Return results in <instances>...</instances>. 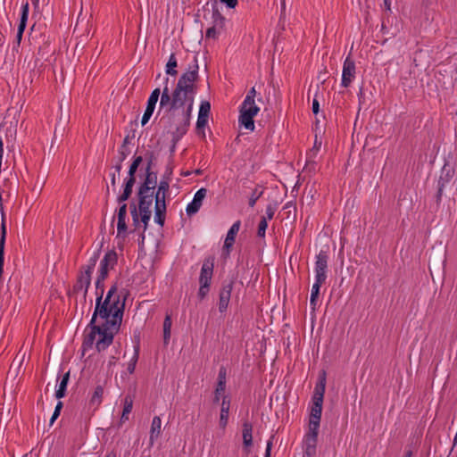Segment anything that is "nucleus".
Wrapping results in <instances>:
<instances>
[{"label":"nucleus","mask_w":457,"mask_h":457,"mask_svg":"<svg viewBox=\"0 0 457 457\" xmlns=\"http://www.w3.org/2000/svg\"><path fill=\"white\" fill-rule=\"evenodd\" d=\"M120 154L122 155L120 161L122 162L126 158V154L123 151H121Z\"/></svg>","instance_id":"63"},{"label":"nucleus","mask_w":457,"mask_h":457,"mask_svg":"<svg viewBox=\"0 0 457 457\" xmlns=\"http://www.w3.org/2000/svg\"><path fill=\"white\" fill-rule=\"evenodd\" d=\"M138 356H139V347L137 345V346L135 347L133 356H132V358L130 359V361L128 363L127 370H128V372L129 374L134 373L135 369H136V365H137V360H138Z\"/></svg>","instance_id":"36"},{"label":"nucleus","mask_w":457,"mask_h":457,"mask_svg":"<svg viewBox=\"0 0 457 457\" xmlns=\"http://www.w3.org/2000/svg\"><path fill=\"white\" fill-rule=\"evenodd\" d=\"M154 221L160 225L163 226L165 221V214H166V204L162 203V200H158L155 202L154 205Z\"/></svg>","instance_id":"23"},{"label":"nucleus","mask_w":457,"mask_h":457,"mask_svg":"<svg viewBox=\"0 0 457 457\" xmlns=\"http://www.w3.org/2000/svg\"><path fill=\"white\" fill-rule=\"evenodd\" d=\"M133 408V398L130 395H126L123 400V410L120 417V421L125 422L129 420V415Z\"/></svg>","instance_id":"29"},{"label":"nucleus","mask_w":457,"mask_h":457,"mask_svg":"<svg viewBox=\"0 0 457 457\" xmlns=\"http://www.w3.org/2000/svg\"><path fill=\"white\" fill-rule=\"evenodd\" d=\"M253 425L245 421L243 423V431H242V436H243V444L245 447H250L253 445Z\"/></svg>","instance_id":"27"},{"label":"nucleus","mask_w":457,"mask_h":457,"mask_svg":"<svg viewBox=\"0 0 457 457\" xmlns=\"http://www.w3.org/2000/svg\"><path fill=\"white\" fill-rule=\"evenodd\" d=\"M170 189V182L169 178H162L158 185L157 191L154 195L155 202L158 200H162V203H165L166 194Z\"/></svg>","instance_id":"26"},{"label":"nucleus","mask_w":457,"mask_h":457,"mask_svg":"<svg viewBox=\"0 0 457 457\" xmlns=\"http://www.w3.org/2000/svg\"><path fill=\"white\" fill-rule=\"evenodd\" d=\"M454 174L453 170H445V168L443 169L442 174L437 181V195L436 199L439 202L442 197L443 190L446 184H448L451 179H453Z\"/></svg>","instance_id":"16"},{"label":"nucleus","mask_w":457,"mask_h":457,"mask_svg":"<svg viewBox=\"0 0 457 457\" xmlns=\"http://www.w3.org/2000/svg\"><path fill=\"white\" fill-rule=\"evenodd\" d=\"M162 431V420L159 416H154L152 420L149 442L153 445L155 440L159 437Z\"/></svg>","instance_id":"21"},{"label":"nucleus","mask_w":457,"mask_h":457,"mask_svg":"<svg viewBox=\"0 0 457 457\" xmlns=\"http://www.w3.org/2000/svg\"><path fill=\"white\" fill-rule=\"evenodd\" d=\"M106 278L107 277L105 275H103V274L98 272L97 278H96V297L98 295H101V297L104 296V279Z\"/></svg>","instance_id":"34"},{"label":"nucleus","mask_w":457,"mask_h":457,"mask_svg":"<svg viewBox=\"0 0 457 457\" xmlns=\"http://www.w3.org/2000/svg\"><path fill=\"white\" fill-rule=\"evenodd\" d=\"M130 212H131V216H132V220H133L134 225L135 226L138 225V223H139V217H138L137 207H136V205L134 204L130 205Z\"/></svg>","instance_id":"47"},{"label":"nucleus","mask_w":457,"mask_h":457,"mask_svg":"<svg viewBox=\"0 0 457 457\" xmlns=\"http://www.w3.org/2000/svg\"><path fill=\"white\" fill-rule=\"evenodd\" d=\"M135 181H136L135 178H127L125 179L123 192L120 195L118 196V202L120 204H121L129 199V197L130 196V195L132 193V188L135 184Z\"/></svg>","instance_id":"28"},{"label":"nucleus","mask_w":457,"mask_h":457,"mask_svg":"<svg viewBox=\"0 0 457 457\" xmlns=\"http://www.w3.org/2000/svg\"><path fill=\"white\" fill-rule=\"evenodd\" d=\"M114 169H115V172L114 173H117L118 178H120V170H121V161L118 164H116L114 166Z\"/></svg>","instance_id":"57"},{"label":"nucleus","mask_w":457,"mask_h":457,"mask_svg":"<svg viewBox=\"0 0 457 457\" xmlns=\"http://www.w3.org/2000/svg\"><path fill=\"white\" fill-rule=\"evenodd\" d=\"M384 4L386 6V8L390 9L391 0H384Z\"/></svg>","instance_id":"62"},{"label":"nucleus","mask_w":457,"mask_h":457,"mask_svg":"<svg viewBox=\"0 0 457 457\" xmlns=\"http://www.w3.org/2000/svg\"><path fill=\"white\" fill-rule=\"evenodd\" d=\"M223 29L221 28H217V27H214V26H210L207 29H206V32H205V37L206 38H209V39H216L218 37V36L220 35V33L221 32Z\"/></svg>","instance_id":"38"},{"label":"nucleus","mask_w":457,"mask_h":457,"mask_svg":"<svg viewBox=\"0 0 457 457\" xmlns=\"http://www.w3.org/2000/svg\"><path fill=\"white\" fill-rule=\"evenodd\" d=\"M138 208L139 211H151L154 201V192L138 190Z\"/></svg>","instance_id":"18"},{"label":"nucleus","mask_w":457,"mask_h":457,"mask_svg":"<svg viewBox=\"0 0 457 457\" xmlns=\"http://www.w3.org/2000/svg\"><path fill=\"white\" fill-rule=\"evenodd\" d=\"M161 95L162 92L160 88H155L154 90H153L147 99L145 110H148L149 112L154 113L158 99L159 97L161 98Z\"/></svg>","instance_id":"30"},{"label":"nucleus","mask_w":457,"mask_h":457,"mask_svg":"<svg viewBox=\"0 0 457 457\" xmlns=\"http://www.w3.org/2000/svg\"><path fill=\"white\" fill-rule=\"evenodd\" d=\"M357 96H358L359 104L361 105V104H362L363 99H364V92H363L362 87L360 88Z\"/></svg>","instance_id":"54"},{"label":"nucleus","mask_w":457,"mask_h":457,"mask_svg":"<svg viewBox=\"0 0 457 457\" xmlns=\"http://www.w3.org/2000/svg\"><path fill=\"white\" fill-rule=\"evenodd\" d=\"M157 184V174L151 171V162L148 163L145 169V179L140 185L139 189L141 191L154 192Z\"/></svg>","instance_id":"14"},{"label":"nucleus","mask_w":457,"mask_h":457,"mask_svg":"<svg viewBox=\"0 0 457 457\" xmlns=\"http://www.w3.org/2000/svg\"><path fill=\"white\" fill-rule=\"evenodd\" d=\"M212 21L211 25L223 29L225 26V17L219 10L217 1L215 0L212 6Z\"/></svg>","instance_id":"22"},{"label":"nucleus","mask_w":457,"mask_h":457,"mask_svg":"<svg viewBox=\"0 0 457 457\" xmlns=\"http://www.w3.org/2000/svg\"><path fill=\"white\" fill-rule=\"evenodd\" d=\"M117 253L114 250L107 251L100 262L98 272L107 277L109 270H112L117 264Z\"/></svg>","instance_id":"11"},{"label":"nucleus","mask_w":457,"mask_h":457,"mask_svg":"<svg viewBox=\"0 0 457 457\" xmlns=\"http://www.w3.org/2000/svg\"><path fill=\"white\" fill-rule=\"evenodd\" d=\"M226 386L220 385H217L214 392V403H218L220 401V395L225 392Z\"/></svg>","instance_id":"45"},{"label":"nucleus","mask_w":457,"mask_h":457,"mask_svg":"<svg viewBox=\"0 0 457 457\" xmlns=\"http://www.w3.org/2000/svg\"><path fill=\"white\" fill-rule=\"evenodd\" d=\"M105 457H117V453L114 450L106 453Z\"/></svg>","instance_id":"59"},{"label":"nucleus","mask_w":457,"mask_h":457,"mask_svg":"<svg viewBox=\"0 0 457 457\" xmlns=\"http://www.w3.org/2000/svg\"><path fill=\"white\" fill-rule=\"evenodd\" d=\"M229 408H230V399L228 395H224L222 397L220 420H219V424L221 428H225L228 425Z\"/></svg>","instance_id":"17"},{"label":"nucleus","mask_w":457,"mask_h":457,"mask_svg":"<svg viewBox=\"0 0 457 457\" xmlns=\"http://www.w3.org/2000/svg\"><path fill=\"white\" fill-rule=\"evenodd\" d=\"M241 227V221L237 220L235 221L230 228L228 229L225 241H224V248H226L228 251L230 250V248L233 246L235 243L236 237Z\"/></svg>","instance_id":"19"},{"label":"nucleus","mask_w":457,"mask_h":457,"mask_svg":"<svg viewBox=\"0 0 457 457\" xmlns=\"http://www.w3.org/2000/svg\"><path fill=\"white\" fill-rule=\"evenodd\" d=\"M319 430L308 429L303 437L302 457H315L317 454V444H318Z\"/></svg>","instance_id":"9"},{"label":"nucleus","mask_w":457,"mask_h":457,"mask_svg":"<svg viewBox=\"0 0 457 457\" xmlns=\"http://www.w3.org/2000/svg\"><path fill=\"white\" fill-rule=\"evenodd\" d=\"M210 111V103L207 101L202 102L199 108L198 115H202L203 117H209Z\"/></svg>","instance_id":"42"},{"label":"nucleus","mask_w":457,"mask_h":457,"mask_svg":"<svg viewBox=\"0 0 457 457\" xmlns=\"http://www.w3.org/2000/svg\"><path fill=\"white\" fill-rule=\"evenodd\" d=\"M178 66V62L175 54H171L169 57V60L166 63L165 72L167 75L176 76L178 71L176 67Z\"/></svg>","instance_id":"32"},{"label":"nucleus","mask_w":457,"mask_h":457,"mask_svg":"<svg viewBox=\"0 0 457 457\" xmlns=\"http://www.w3.org/2000/svg\"><path fill=\"white\" fill-rule=\"evenodd\" d=\"M262 190H259V188H254L252 192L251 196L249 198V206L253 207L257 202V200L262 195Z\"/></svg>","instance_id":"41"},{"label":"nucleus","mask_w":457,"mask_h":457,"mask_svg":"<svg viewBox=\"0 0 457 457\" xmlns=\"http://www.w3.org/2000/svg\"><path fill=\"white\" fill-rule=\"evenodd\" d=\"M100 252H94L88 259L87 264L81 268L80 274L77 279V283L74 286L76 291H82L84 296H86L87 290L91 284V276L96 268V262L99 259Z\"/></svg>","instance_id":"6"},{"label":"nucleus","mask_w":457,"mask_h":457,"mask_svg":"<svg viewBox=\"0 0 457 457\" xmlns=\"http://www.w3.org/2000/svg\"><path fill=\"white\" fill-rule=\"evenodd\" d=\"M152 115H153V112H149L148 110H145L143 117L141 119V125L145 126L149 121Z\"/></svg>","instance_id":"50"},{"label":"nucleus","mask_w":457,"mask_h":457,"mask_svg":"<svg viewBox=\"0 0 457 457\" xmlns=\"http://www.w3.org/2000/svg\"><path fill=\"white\" fill-rule=\"evenodd\" d=\"M271 447H272V442L271 441H268L267 445H266L264 457H270L271 456Z\"/></svg>","instance_id":"52"},{"label":"nucleus","mask_w":457,"mask_h":457,"mask_svg":"<svg viewBox=\"0 0 457 457\" xmlns=\"http://www.w3.org/2000/svg\"><path fill=\"white\" fill-rule=\"evenodd\" d=\"M404 457H412V451L411 450L406 451Z\"/></svg>","instance_id":"61"},{"label":"nucleus","mask_w":457,"mask_h":457,"mask_svg":"<svg viewBox=\"0 0 457 457\" xmlns=\"http://www.w3.org/2000/svg\"><path fill=\"white\" fill-rule=\"evenodd\" d=\"M222 4H224L228 8H235L237 5V0H220Z\"/></svg>","instance_id":"51"},{"label":"nucleus","mask_w":457,"mask_h":457,"mask_svg":"<svg viewBox=\"0 0 457 457\" xmlns=\"http://www.w3.org/2000/svg\"><path fill=\"white\" fill-rule=\"evenodd\" d=\"M127 204H122L118 211L117 214V237L124 238L127 236Z\"/></svg>","instance_id":"15"},{"label":"nucleus","mask_w":457,"mask_h":457,"mask_svg":"<svg viewBox=\"0 0 457 457\" xmlns=\"http://www.w3.org/2000/svg\"><path fill=\"white\" fill-rule=\"evenodd\" d=\"M117 179H119L117 173L113 172L111 174V184L112 187H115Z\"/></svg>","instance_id":"56"},{"label":"nucleus","mask_w":457,"mask_h":457,"mask_svg":"<svg viewBox=\"0 0 457 457\" xmlns=\"http://www.w3.org/2000/svg\"><path fill=\"white\" fill-rule=\"evenodd\" d=\"M325 388L326 378L325 373H323L314 388L308 429L320 430Z\"/></svg>","instance_id":"4"},{"label":"nucleus","mask_w":457,"mask_h":457,"mask_svg":"<svg viewBox=\"0 0 457 457\" xmlns=\"http://www.w3.org/2000/svg\"><path fill=\"white\" fill-rule=\"evenodd\" d=\"M274 213H275L274 208L271 205H268L266 207V212H265V216H264L267 219V221L273 219Z\"/></svg>","instance_id":"49"},{"label":"nucleus","mask_w":457,"mask_h":457,"mask_svg":"<svg viewBox=\"0 0 457 457\" xmlns=\"http://www.w3.org/2000/svg\"><path fill=\"white\" fill-rule=\"evenodd\" d=\"M70 379V371L62 374V376H58L57 378V385L55 390V397L57 399H61L65 395L67 385Z\"/></svg>","instance_id":"20"},{"label":"nucleus","mask_w":457,"mask_h":457,"mask_svg":"<svg viewBox=\"0 0 457 457\" xmlns=\"http://www.w3.org/2000/svg\"><path fill=\"white\" fill-rule=\"evenodd\" d=\"M20 46H21V43L14 41L12 43V52H18Z\"/></svg>","instance_id":"58"},{"label":"nucleus","mask_w":457,"mask_h":457,"mask_svg":"<svg viewBox=\"0 0 457 457\" xmlns=\"http://www.w3.org/2000/svg\"><path fill=\"white\" fill-rule=\"evenodd\" d=\"M125 300L118 294V287L113 284L108 290L104 299L98 295L96 308L89 323L90 332L83 341V348H92L98 352L104 351L113 342V337L120 330Z\"/></svg>","instance_id":"1"},{"label":"nucleus","mask_w":457,"mask_h":457,"mask_svg":"<svg viewBox=\"0 0 457 457\" xmlns=\"http://www.w3.org/2000/svg\"><path fill=\"white\" fill-rule=\"evenodd\" d=\"M208 123V117H203L202 115L197 116L195 130L197 135L201 136L203 138L205 137L204 129Z\"/></svg>","instance_id":"33"},{"label":"nucleus","mask_w":457,"mask_h":457,"mask_svg":"<svg viewBox=\"0 0 457 457\" xmlns=\"http://www.w3.org/2000/svg\"><path fill=\"white\" fill-rule=\"evenodd\" d=\"M255 96H256V90L254 87H252L246 94L244 101L241 104H244V106H257L255 104Z\"/></svg>","instance_id":"35"},{"label":"nucleus","mask_w":457,"mask_h":457,"mask_svg":"<svg viewBox=\"0 0 457 457\" xmlns=\"http://www.w3.org/2000/svg\"><path fill=\"white\" fill-rule=\"evenodd\" d=\"M210 111V103L207 101L202 102L199 108L198 115H202L203 117H209Z\"/></svg>","instance_id":"43"},{"label":"nucleus","mask_w":457,"mask_h":457,"mask_svg":"<svg viewBox=\"0 0 457 457\" xmlns=\"http://www.w3.org/2000/svg\"><path fill=\"white\" fill-rule=\"evenodd\" d=\"M141 216V221L144 223V231L146 229L148 221L151 219L152 211H139Z\"/></svg>","instance_id":"44"},{"label":"nucleus","mask_w":457,"mask_h":457,"mask_svg":"<svg viewBox=\"0 0 457 457\" xmlns=\"http://www.w3.org/2000/svg\"><path fill=\"white\" fill-rule=\"evenodd\" d=\"M206 195H207V189L204 187L198 189L195 193L193 200L187 205V208H186V212L188 216H192V215L195 214L196 212H198Z\"/></svg>","instance_id":"12"},{"label":"nucleus","mask_w":457,"mask_h":457,"mask_svg":"<svg viewBox=\"0 0 457 457\" xmlns=\"http://www.w3.org/2000/svg\"><path fill=\"white\" fill-rule=\"evenodd\" d=\"M322 142L315 137L314 144L312 148L306 154V166L312 165L314 167L316 162L315 159L321 148Z\"/></svg>","instance_id":"25"},{"label":"nucleus","mask_w":457,"mask_h":457,"mask_svg":"<svg viewBox=\"0 0 457 457\" xmlns=\"http://www.w3.org/2000/svg\"><path fill=\"white\" fill-rule=\"evenodd\" d=\"M267 228H268L267 219L265 217H262L258 224L257 236L259 237H264Z\"/></svg>","instance_id":"40"},{"label":"nucleus","mask_w":457,"mask_h":457,"mask_svg":"<svg viewBox=\"0 0 457 457\" xmlns=\"http://www.w3.org/2000/svg\"><path fill=\"white\" fill-rule=\"evenodd\" d=\"M328 254L327 251L320 250L316 255L314 265L315 281L311 291V297H319L320 289L327 279Z\"/></svg>","instance_id":"5"},{"label":"nucleus","mask_w":457,"mask_h":457,"mask_svg":"<svg viewBox=\"0 0 457 457\" xmlns=\"http://www.w3.org/2000/svg\"><path fill=\"white\" fill-rule=\"evenodd\" d=\"M259 112V106L247 105L245 107L244 104H241L239 107V124L243 126L245 129L253 131L255 128L253 118L258 114Z\"/></svg>","instance_id":"8"},{"label":"nucleus","mask_w":457,"mask_h":457,"mask_svg":"<svg viewBox=\"0 0 457 457\" xmlns=\"http://www.w3.org/2000/svg\"><path fill=\"white\" fill-rule=\"evenodd\" d=\"M233 290V282L230 281L228 283H224L220 288V294H219V303L218 307L220 312H225L228 309L231 293Z\"/></svg>","instance_id":"13"},{"label":"nucleus","mask_w":457,"mask_h":457,"mask_svg":"<svg viewBox=\"0 0 457 457\" xmlns=\"http://www.w3.org/2000/svg\"><path fill=\"white\" fill-rule=\"evenodd\" d=\"M212 274L213 262L209 260L204 261L199 276L200 287L197 295L200 300L204 299L209 293Z\"/></svg>","instance_id":"7"},{"label":"nucleus","mask_w":457,"mask_h":457,"mask_svg":"<svg viewBox=\"0 0 457 457\" xmlns=\"http://www.w3.org/2000/svg\"><path fill=\"white\" fill-rule=\"evenodd\" d=\"M312 112L314 114H317L320 111V104L316 98H314L312 100Z\"/></svg>","instance_id":"53"},{"label":"nucleus","mask_w":457,"mask_h":457,"mask_svg":"<svg viewBox=\"0 0 457 457\" xmlns=\"http://www.w3.org/2000/svg\"><path fill=\"white\" fill-rule=\"evenodd\" d=\"M168 114L169 132L172 137L173 146L187 134L192 112L181 110H164Z\"/></svg>","instance_id":"3"},{"label":"nucleus","mask_w":457,"mask_h":457,"mask_svg":"<svg viewBox=\"0 0 457 457\" xmlns=\"http://www.w3.org/2000/svg\"><path fill=\"white\" fill-rule=\"evenodd\" d=\"M194 173H195V174H197V175H198V174H201V170H195L194 171Z\"/></svg>","instance_id":"64"},{"label":"nucleus","mask_w":457,"mask_h":457,"mask_svg":"<svg viewBox=\"0 0 457 457\" xmlns=\"http://www.w3.org/2000/svg\"><path fill=\"white\" fill-rule=\"evenodd\" d=\"M317 298L310 297V305L312 311H314L317 307Z\"/></svg>","instance_id":"55"},{"label":"nucleus","mask_w":457,"mask_h":457,"mask_svg":"<svg viewBox=\"0 0 457 457\" xmlns=\"http://www.w3.org/2000/svg\"><path fill=\"white\" fill-rule=\"evenodd\" d=\"M356 76V66L354 61L348 55L343 63L341 86L348 87Z\"/></svg>","instance_id":"10"},{"label":"nucleus","mask_w":457,"mask_h":457,"mask_svg":"<svg viewBox=\"0 0 457 457\" xmlns=\"http://www.w3.org/2000/svg\"><path fill=\"white\" fill-rule=\"evenodd\" d=\"M142 156H137L134 158L132 163L130 164L129 166V176L128 178H135V173L138 168V166L140 165V163L142 162Z\"/></svg>","instance_id":"37"},{"label":"nucleus","mask_w":457,"mask_h":457,"mask_svg":"<svg viewBox=\"0 0 457 457\" xmlns=\"http://www.w3.org/2000/svg\"><path fill=\"white\" fill-rule=\"evenodd\" d=\"M22 36H23V34L17 33L15 41L21 43V39H22Z\"/></svg>","instance_id":"60"},{"label":"nucleus","mask_w":457,"mask_h":457,"mask_svg":"<svg viewBox=\"0 0 457 457\" xmlns=\"http://www.w3.org/2000/svg\"><path fill=\"white\" fill-rule=\"evenodd\" d=\"M62 408V403L59 401L57 403V404L54 408V413L51 417V420H50L51 424H53L54 422V420L59 417Z\"/></svg>","instance_id":"46"},{"label":"nucleus","mask_w":457,"mask_h":457,"mask_svg":"<svg viewBox=\"0 0 457 457\" xmlns=\"http://www.w3.org/2000/svg\"><path fill=\"white\" fill-rule=\"evenodd\" d=\"M103 395H104V388L101 386H97L95 388L94 394L91 397V403H96L97 404H99L102 401Z\"/></svg>","instance_id":"39"},{"label":"nucleus","mask_w":457,"mask_h":457,"mask_svg":"<svg viewBox=\"0 0 457 457\" xmlns=\"http://www.w3.org/2000/svg\"><path fill=\"white\" fill-rule=\"evenodd\" d=\"M29 2H23L21 6V19L18 26L17 33L23 34L27 26V21L29 18Z\"/></svg>","instance_id":"24"},{"label":"nucleus","mask_w":457,"mask_h":457,"mask_svg":"<svg viewBox=\"0 0 457 457\" xmlns=\"http://www.w3.org/2000/svg\"><path fill=\"white\" fill-rule=\"evenodd\" d=\"M171 318L170 315L167 314L163 320V342L168 345L171 335Z\"/></svg>","instance_id":"31"},{"label":"nucleus","mask_w":457,"mask_h":457,"mask_svg":"<svg viewBox=\"0 0 457 457\" xmlns=\"http://www.w3.org/2000/svg\"><path fill=\"white\" fill-rule=\"evenodd\" d=\"M198 60L194 57L188 70L181 74L171 93L169 87V78L164 79L159 104L160 110L193 111L195 96L197 93L195 82L198 79Z\"/></svg>","instance_id":"2"},{"label":"nucleus","mask_w":457,"mask_h":457,"mask_svg":"<svg viewBox=\"0 0 457 457\" xmlns=\"http://www.w3.org/2000/svg\"><path fill=\"white\" fill-rule=\"evenodd\" d=\"M222 385L226 386V370L225 369H220L218 375V383L217 385Z\"/></svg>","instance_id":"48"}]
</instances>
